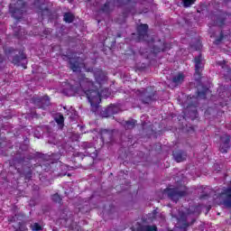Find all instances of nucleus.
I'll use <instances>...</instances> for the list:
<instances>
[{"instance_id":"nucleus-1","label":"nucleus","mask_w":231,"mask_h":231,"mask_svg":"<svg viewBox=\"0 0 231 231\" xmlns=\"http://www.w3.org/2000/svg\"><path fill=\"white\" fill-rule=\"evenodd\" d=\"M72 91L81 97L86 95L88 102H90V106L96 108L98 107V104H100V93H98L97 87H95V83L89 79L81 76L79 78V83L72 86Z\"/></svg>"},{"instance_id":"nucleus-2","label":"nucleus","mask_w":231,"mask_h":231,"mask_svg":"<svg viewBox=\"0 0 231 231\" xmlns=\"http://www.w3.org/2000/svg\"><path fill=\"white\" fill-rule=\"evenodd\" d=\"M164 194H167L168 198L176 203L180 198L187 196L189 191H187V187L180 186L178 188L165 189Z\"/></svg>"},{"instance_id":"nucleus-3","label":"nucleus","mask_w":231,"mask_h":231,"mask_svg":"<svg viewBox=\"0 0 231 231\" xmlns=\"http://www.w3.org/2000/svg\"><path fill=\"white\" fill-rule=\"evenodd\" d=\"M218 199L222 205L227 208H231V181L230 186L223 189L220 195L218 196Z\"/></svg>"},{"instance_id":"nucleus-4","label":"nucleus","mask_w":231,"mask_h":231,"mask_svg":"<svg viewBox=\"0 0 231 231\" xmlns=\"http://www.w3.org/2000/svg\"><path fill=\"white\" fill-rule=\"evenodd\" d=\"M154 88L148 87L146 89H143L141 91V100L143 104H151V102L154 101Z\"/></svg>"},{"instance_id":"nucleus-5","label":"nucleus","mask_w":231,"mask_h":231,"mask_svg":"<svg viewBox=\"0 0 231 231\" xmlns=\"http://www.w3.org/2000/svg\"><path fill=\"white\" fill-rule=\"evenodd\" d=\"M190 214H196V207L192 206L188 214L181 213L178 218V228H187L189 226V223H187V216H190Z\"/></svg>"},{"instance_id":"nucleus-6","label":"nucleus","mask_w":231,"mask_h":231,"mask_svg":"<svg viewBox=\"0 0 231 231\" xmlns=\"http://www.w3.org/2000/svg\"><path fill=\"white\" fill-rule=\"evenodd\" d=\"M204 68L203 58L201 55L195 57V79L199 80L201 77V71Z\"/></svg>"},{"instance_id":"nucleus-7","label":"nucleus","mask_w":231,"mask_h":231,"mask_svg":"<svg viewBox=\"0 0 231 231\" xmlns=\"http://www.w3.org/2000/svg\"><path fill=\"white\" fill-rule=\"evenodd\" d=\"M147 30H149V25L147 24H141L137 28L139 41H145L146 42H151V40H149V34H147Z\"/></svg>"},{"instance_id":"nucleus-8","label":"nucleus","mask_w":231,"mask_h":231,"mask_svg":"<svg viewBox=\"0 0 231 231\" xmlns=\"http://www.w3.org/2000/svg\"><path fill=\"white\" fill-rule=\"evenodd\" d=\"M230 147H231L230 135L228 134L222 135L220 137V145H219L220 152H227Z\"/></svg>"},{"instance_id":"nucleus-9","label":"nucleus","mask_w":231,"mask_h":231,"mask_svg":"<svg viewBox=\"0 0 231 231\" xmlns=\"http://www.w3.org/2000/svg\"><path fill=\"white\" fill-rule=\"evenodd\" d=\"M11 62L14 64V66H22V68L24 69H26V64H28V61L26 60V55L23 53L13 57Z\"/></svg>"},{"instance_id":"nucleus-10","label":"nucleus","mask_w":231,"mask_h":231,"mask_svg":"<svg viewBox=\"0 0 231 231\" xmlns=\"http://www.w3.org/2000/svg\"><path fill=\"white\" fill-rule=\"evenodd\" d=\"M120 111V108L115 105H110L108 107L105 108L101 111V116L103 118H108V116H113V115H116Z\"/></svg>"},{"instance_id":"nucleus-11","label":"nucleus","mask_w":231,"mask_h":231,"mask_svg":"<svg viewBox=\"0 0 231 231\" xmlns=\"http://www.w3.org/2000/svg\"><path fill=\"white\" fill-rule=\"evenodd\" d=\"M33 102L39 108L46 109V107L50 106V97H48V96H45L42 98L34 97Z\"/></svg>"},{"instance_id":"nucleus-12","label":"nucleus","mask_w":231,"mask_h":231,"mask_svg":"<svg viewBox=\"0 0 231 231\" xmlns=\"http://www.w3.org/2000/svg\"><path fill=\"white\" fill-rule=\"evenodd\" d=\"M173 158L177 163H181V162H185V160H187V152L181 150H177L173 152Z\"/></svg>"},{"instance_id":"nucleus-13","label":"nucleus","mask_w":231,"mask_h":231,"mask_svg":"<svg viewBox=\"0 0 231 231\" xmlns=\"http://www.w3.org/2000/svg\"><path fill=\"white\" fill-rule=\"evenodd\" d=\"M94 77L96 79V81L99 85L104 84V82H106V80H107V76H106V72H104L102 70H98V71L95 72Z\"/></svg>"},{"instance_id":"nucleus-14","label":"nucleus","mask_w":231,"mask_h":231,"mask_svg":"<svg viewBox=\"0 0 231 231\" xmlns=\"http://www.w3.org/2000/svg\"><path fill=\"white\" fill-rule=\"evenodd\" d=\"M158 227L156 226H141L137 225L135 227L133 228V231H156Z\"/></svg>"},{"instance_id":"nucleus-15","label":"nucleus","mask_w":231,"mask_h":231,"mask_svg":"<svg viewBox=\"0 0 231 231\" xmlns=\"http://www.w3.org/2000/svg\"><path fill=\"white\" fill-rule=\"evenodd\" d=\"M83 146L85 147V149H87L86 152L87 154H88V156H97V154L95 153L97 150L93 147L92 143H84Z\"/></svg>"},{"instance_id":"nucleus-16","label":"nucleus","mask_w":231,"mask_h":231,"mask_svg":"<svg viewBox=\"0 0 231 231\" xmlns=\"http://www.w3.org/2000/svg\"><path fill=\"white\" fill-rule=\"evenodd\" d=\"M69 64V68L72 69V71H80V63L79 62V60L70 59Z\"/></svg>"},{"instance_id":"nucleus-17","label":"nucleus","mask_w":231,"mask_h":231,"mask_svg":"<svg viewBox=\"0 0 231 231\" xmlns=\"http://www.w3.org/2000/svg\"><path fill=\"white\" fill-rule=\"evenodd\" d=\"M185 80V75L179 73L177 74L173 79L172 82L175 84V86H180Z\"/></svg>"},{"instance_id":"nucleus-18","label":"nucleus","mask_w":231,"mask_h":231,"mask_svg":"<svg viewBox=\"0 0 231 231\" xmlns=\"http://www.w3.org/2000/svg\"><path fill=\"white\" fill-rule=\"evenodd\" d=\"M136 125V120L129 119L128 121L125 122V129H134Z\"/></svg>"},{"instance_id":"nucleus-19","label":"nucleus","mask_w":231,"mask_h":231,"mask_svg":"<svg viewBox=\"0 0 231 231\" xmlns=\"http://www.w3.org/2000/svg\"><path fill=\"white\" fill-rule=\"evenodd\" d=\"M115 8V5L111 2H106L104 6L102 7V12H106V14L111 12Z\"/></svg>"},{"instance_id":"nucleus-20","label":"nucleus","mask_w":231,"mask_h":231,"mask_svg":"<svg viewBox=\"0 0 231 231\" xmlns=\"http://www.w3.org/2000/svg\"><path fill=\"white\" fill-rule=\"evenodd\" d=\"M75 19V16L71 13H65L63 15V21L65 23H71Z\"/></svg>"},{"instance_id":"nucleus-21","label":"nucleus","mask_w":231,"mask_h":231,"mask_svg":"<svg viewBox=\"0 0 231 231\" xmlns=\"http://www.w3.org/2000/svg\"><path fill=\"white\" fill-rule=\"evenodd\" d=\"M55 122L58 123V125H63L64 124V116L62 114H59L55 116Z\"/></svg>"},{"instance_id":"nucleus-22","label":"nucleus","mask_w":231,"mask_h":231,"mask_svg":"<svg viewBox=\"0 0 231 231\" xmlns=\"http://www.w3.org/2000/svg\"><path fill=\"white\" fill-rule=\"evenodd\" d=\"M184 8H189V6H192L196 0H182Z\"/></svg>"},{"instance_id":"nucleus-23","label":"nucleus","mask_w":231,"mask_h":231,"mask_svg":"<svg viewBox=\"0 0 231 231\" xmlns=\"http://www.w3.org/2000/svg\"><path fill=\"white\" fill-rule=\"evenodd\" d=\"M31 229L32 231H41V230H42V226H41V225H39V223H34V224L31 225Z\"/></svg>"},{"instance_id":"nucleus-24","label":"nucleus","mask_w":231,"mask_h":231,"mask_svg":"<svg viewBox=\"0 0 231 231\" xmlns=\"http://www.w3.org/2000/svg\"><path fill=\"white\" fill-rule=\"evenodd\" d=\"M52 199L56 202V203H60V201H62V199L60 198V196H59V194H54L52 196Z\"/></svg>"},{"instance_id":"nucleus-25","label":"nucleus","mask_w":231,"mask_h":231,"mask_svg":"<svg viewBox=\"0 0 231 231\" xmlns=\"http://www.w3.org/2000/svg\"><path fill=\"white\" fill-rule=\"evenodd\" d=\"M15 231H28V227L25 225H20L19 228Z\"/></svg>"},{"instance_id":"nucleus-26","label":"nucleus","mask_w":231,"mask_h":231,"mask_svg":"<svg viewBox=\"0 0 231 231\" xmlns=\"http://www.w3.org/2000/svg\"><path fill=\"white\" fill-rule=\"evenodd\" d=\"M156 214H158V211L154 210L152 213V217L151 219H156Z\"/></svg>"},{"instance_id":"nucleus-27","label":"nucleus","mask_w":231,"mask_h":231,"mask_svg":"<svg viewBox=\"0 0 231 231\" xmlns=\"http://www.w3.org/2000/svg\"><path fill=\"white\" fill-rule=\"evenodd\" d=\"M223 40V36L220 37V39L216 40V44H219V42H221V41Z\"/></svg>"},{"instance_id":"nucleus-28","label":"nucleus","mask_w":231,"mask_h":231,"mask_svg":"<svg viewBox=\"0 0 231 231\" xmlns=\"http://www.w3.org/2000/svg\"><path fill=\"white\" fill-rule=\"evenodd\" d=\"M217 24L218 26H223V20L220 21V22H217Z\"/></svg>"},{"instance_id":"nucleus-29","label":"nucleus","mask_w":231,"mask_h":231,"mask_svg":"<svg viewBox=\"0 0 231 231\" xmlns=\"http://www.w3.org/2000/svg\"><path fill=\"white\" fill-rule=\"evenodd\" d=\"M159 51H167L165 48L159 49Z\"/></svg>"},{"instance_id":"nucleus-30","label":"nucleus","mask_w":231,"mask_h":231,"mask_svg":"<svg viewBox=\"0 0 231 231\" xmlns=\"http://www.w3.org/2000/svg\"><path fill=\"white\" fill-rule=\"evenodd\" d=\"M203 95V98H205V94H202ZM200 98H202V96H201V93H199V96Z\"/></svg>"},{"instance_id":"nucleus-31","label":"nucleus","mask_w":231,"mask_h":231,"mask_svg":"<svg viewBox=\"0 0 231 231\" xmlns=\"http://www.w3.org/2000/svg\"><path fill=\"white\" fill-rule=\"evenodd\" d=\"M8 51H9V53H10V51H12V49H9Z\"/></svg>"},{"instance_id":"nucleus-32","label":"nucleus","mask_w":231,"mask_h":231,"mask_svg":"<svg viewBox=\"0 0 231 231\" xmlns=\"http://www.w3.org/2000/svg\"><path fill=\"white\" fill-rule=\"evenodd\" d=\"M191 48H193L194 50L196 49V47H194V46H191Z\"/></svg>"}]
</instances>
